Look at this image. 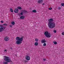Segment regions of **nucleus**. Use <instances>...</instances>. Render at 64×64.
Instances as JSON below:
<instances>
[{"label":"nucleus","instance_id":"cd10ccee","mask_svg":"<svg viewBox=\"0 0 64 64\" xmlns=\"http://www.w3.org/2000/svg\"><path fill=\"white\" fill-rule=\"evenodd\" d=\"M62 35H64V32H62Z\"/></svg>","mask_w":64,"mask_h":64},{"label":"nucleus","instance_id":"1a4fd4ad","mask_svg":"<svg viewBox=\"0 0 64 64\" xmlns=\"http://www.w3.org/2000/svg\"><path fill=\"white\" fill-rule=\"evenodd\" d=\"M46 42L45 40L44 39L43 40H42L41 41V42L42 43H46Z\"/></svg>","mask_w":64,"mask_h":64},{"label":"nucleus","instance_id":"b1692460","mask_svg":"<svg viewBox=\"0 0 64 64\" xmlns=\"http://www.w3.org/2000/svg\"><path fill=\"white\" fill-rule=\"evenodd\" d=\"M52 8H48V10H51L52 9Z\"/></svg>","mask_w":64,"mask_h":64},{"label":"nucleus","instance_id":"f704fd0d","mask_svg":"<svg viewBox=\"0 0 64 64\" xmlns=\"http://www.w3.org/2000/svg\"><path fill=\"white\" fill-rule=\"evenodd\" d=\"M10 49H11L12 50V48L11 47L10 48Z\"/></svg>","mask_w":64,"mask_h":64},{"label":"nucleus","instance_id":"2f4dec72","mask_svg":"<svg viewBox=\"0 0 64 64\" xmlns=\"http://www.w3.org/2000/svg\"><path fill=\"white\" fill-rule=\"evenodd\" d=\"M4 51L5 52H7V50H4Z\"/></svg>","mask_w":64,"mask_h":64},{"label":"nucleus","instance_id":"423d86ee","mask_svg":"<svg viewBox=\"0 0 64 64\" xmlns=\"http://www.w3.org/2000/svg\"><path fill=\"white\" fill-rule=\"evenodd\" d=\"M26 60L29 61V60H30V56H27L26 57Z\"/></svg>","mask_w":64,"mask_h":64},{"label":"nucleus","instance_id":"2eb2a0df","mask_svg":"<svg viewBox=\"0 0 64 64\" xmlns=\"http://www.w3.org/2000/svg\"><path fill=\"white\" fill-rule=\"evenodd\" d=\"M18 9H19V10H21V9H22V8H21V7L19 6L18 7Z\"/></svg>","mask_w":64,"mask_h":64},{"label":"nucleus","instance_id":"f257e3e1","mask_svg":"<svg viewBox=\"0 0 64 64\" xmlns=\"http://www.w3.org/2000/svg\"><path fill=\"white\" fill-rule=\"evenodd\" d=\"M49 21L48 23V26L49 28L52 29L55 27L56 24L53 21H54V20L52 18H50L48 20Z\"/></svg>","mask_w":64,"mask_h":64},{"label":"nucleus","instance_id":"4be33fe9","mask_svg":"<svg viewBox=\"0 0 64 64\" xmlns=\"http://www.w3.org/2000/svg\"><path fill=\"white\" fill-rule=\"evenodd\" d=\"M3 63L4 64H8V62H4Z\"/></svg>","mask_w":64,"mask_h":64},{"label":"nucleus","instance_id":"4468645a","mask_svg":"<svg viewBox=\"0 0 64 64\" xmlns=\"http://www.w3.org/2000/svg\"><path fill=\"white\" fill-rule=\"evenodd\" d=\"M32 12L34 13H36L37 12V11L35 10H32Z\"/></svg>","mask_w":64,"mask_h":64},{"label":"nucleus","instance_id":"0eeeda50","mask_svg":"<svg viewBox=\"0 0 64 64\" xmlns=\"http://www.w3.org/2000/svg\"><path fill=\"white\" fill-rule=\"evenodd\" d=\"M4 40L5 41H8L9 40V37H7V36L5 37L4 38Z\"/></svg>","mask_w":64,"mask_h":64},{"label":"nucleus","instance_id":"473e14b6","mask_svg":"<svg viewBox=\"0 0 64 64\" xmlns=\"http://www.w3.org/2000/svg\"><path fill=\"white\" fill-rule=\"evenodd\" d=\"M10 27H12V26L11 25H10Z\"/></svg>","mask_w":64,"mask_h":64},{"label":"nucleus","instance_id":"393cba45","mask_svg":"<svg viewBox=\"0 0 64 64\" xmlns=\"http://www.w3.org/2000/svg\"><path fill=\"white\" fill-rule=\"evenodd\" d=\"M53 31L54 32V33H56V30H54Z\"/></svg>","mask_w":64,"mask_h":64},{"label":"nucleus","instance_id":"20e7f679","mask_svg":"<svg viewBox=\"0 0 64 64\" xmlns=\"http://www.w3.org/2000/svg\"><path fill=\"white\" fill-rule=\"evenodd\" d=\"M44 35L47 38H50L51 37V34L50 33H48V31H46L44 32Z\"/></svg>","mask_w":64,"mask_h":64},{"label":"nucleus","instance_id":"412c9836","mask_svg":"<svg viewBox=\"0 0 64 64\" xmlns=\"http://www.w3.org/2000/svg\"><path fill=\"white\" fill-rule=\"evenodd\" d=\"M43 46H46V44L44 43V44Z\"/></svg>","mask_w":64,"mask_h":64},{"label":"nucleus","instance_id":"f03ea898","mask_svg":"<svg viewBox=\"0 0 64 64\" xmlns=\"http://www.w3.org/2000/svg\"><path fill=\"white\" fill-rule=\"evenodd\" d=\"M16 43L17 45L21 44L22 43V41H23V38H20L19 37H17L16 38Z\"/></svg>","mask_w":64,"mask_h":64},{"label":"nucleus","instance_id":"c756f323","mask_svg":"<svg viewBox=\"0 0 64 64\" xmlns=\"http://www.w3.org/2000/svg\"><path fill=\"white\" fill-rule=\"evenodd\" d=\"M24 62H28L26 60L24 61Z\"/></svg>","mask_w":64,"mask_h":64},{"label":"nucleus","instance_id":"39448f33","mask_svg":"<svg viewBox=\"0 0 64 64\" xmlns=\"http://www.w3.org/2000/svg\"><path fill=\"white\" fill-rule=\"evenodd\" d=\"M6 29V26H2V25H0V32H2Z\"/></svg>","mask_w":64,"mask_h":64},{"label":"nucleus","instance_id":"aec40b11","mask_svg":"<svg viewBox=\"0 0 64 64\" xmlns=\"http://www.w3.org/2000/svg\"><path fill=\"white\" fill-rule=\"evenodd\" d=\"M3 25H4L5 26H7L8 25L7 24H3Z\"/></svg>","mask_w":64,"mask_h":64},{"label":"nucleus","instance_id":"6ab92c4d","mask_svg":"<svg viewBox=\"0 0 64 64\" xmlns=\"http://www.w3.org/2000/svg\"><path fill=\"white\" fill-rule=\"evenodd\" d=\"M23 12H24V13H27V11H26V10H23Z\"/></svg>","mask_w":64,"mask_h":64},{"label":"nucleus","instance_id":"9d476101","mask_svg":"<svg viewBox=\"0 0 64 64\" xmlns=\"http://www.w3.org/2000/svg\"><path fill=\"white\" fill-rule=\"evenodd\" d=\"M43 2V0H38V3L40 4H42Z\"/></svg>","mask_w":64,"mask_h":64},{"label":"nucleus","instance_id":"f3484780","mask_svg":"<svg viewBox=\"0 0 64 64\" xmlns=\"http://www.w3.org/2000/svg\"><path fill=\"white\" fill-rule=\"evenodd\" d=\"M35 41L36 42H38V39L37 38H36L35 39Z\"/></svg>","mask_w":64,"mask_h":64},{"label":"nucleus","instance_id":"6e6552de","mask_svg":"<svg viewBox=\"0 0 64 64\" xmlns=\"http://www.w3.org/2000/svg\"><path fill=\"white\" fill-rule=\"evenodd\" d=\"M19 12L17 8H16L14 10V13H17Z\"/></svg>","mask_w":64,"mask_h":64},{"label":"nucleus","instance_id":"7c9ffc66","mask_svg":"<svg viewBox=\"0 0 64 64\" xmlns=\"http://www.w3.org/2000/svg\"><path fill=\"white\" fill-rule=\"evenodd\" d=\"M45 5L44 3H43L42 4V5L43 6V5Z\"/></svg>","mask_w":64,"mask_h":64},{"label":"nucleus","instance_id":"bb28decb","mask_svg":"<svg viewBox=\"0 0 64 64\" xmlns=\"http://www.w3.org/2000/svg\"><path fill=\"white\" fill-rule=\"evenodd\" d=\"M1 22L2 23H4V22L2 20H1Z\"/></svg>","mask_w":64,"mask_h":64},{"label":"nucleus","instance_id":"a211bd4d","mask_svg":"<svg viewBox=\"0 0 64 64\" xmlns=\"http://www.w3.org/2000/svg\"><path fill=\"white\" fill-rule=\"evenodd\" d=\"M53 43L54 44H55L56 45L57 44V42L55 41H54L53 42Z\"/></svg>","mask_w":64,"mask_h":64},{"label":"nucleus","instance_id":"c9c22d12","mask_svg":"<svg viewBox=\"0 0 64 64\" xmlns=\"http://www.w3.org/2000/svg\"><path fill=\"white\" fill-rule=\"evenodd\" d=\"M16 56H17V55H15Z\"/></svg>","mask_w":64,"mask_h":64},{"label":"nucleus","instance_id":"5701e85b","mask_svg":"<svg viewBox=\"0 0 64 64\" xmlns=\"http://www.w3.org/2000/svg\"><path fill=\"white\" fill-rule=\"evenodd\" d=\"M62 6H64V3H62L61 4Z\"/></svg>","mask_w":64,"mask_h":64},{"label":"nucleus","instance_id":"dca6fc26","mask_svg":"<svg viewBox=\"0 0 64 64\" xmlns=\"http://www.w3.org/2000/svg\"><path fill=\"white\" fill-rule=\"evenodd\" d=\"M10 11L11 12H12V13L13 12V9H12V8H10Z\"/></svg>","mask_w":64,"mask_h":64},{"label":"nucleus","instance_id":"ddd939ff","mask_svg":"<svg viewBox=\"0 0 64 64\" xmlns=\"http://www.w3.org/2000/svg\"><path fill=\"white\" fill-rule=\"evenodd\" d=\"M11 24H12V25H15V22H11Z\"/></svg>","mask_w":64,"mask_h":64},{"label":"nucleus","instance_id":"a878e982","mask_svg":"<svg viewBox=\"0 0 64 64\" xmlns=\"http://www.w3.org/2000/svg\"><path fill=\"white\" fill-rule=\"evenodd\" d=\"M61 9V8L59 7V8H58V10H60V9Z\"/></svg>","mask_w":64,"mask_h":64},{"label":"nucleus","instance_id":"c85d7f7f","mask_svg":"<svg viewBox=\"0 0 64 64\" xmlns=\"http://www.w3.org/2000/svg\"><path fill=\"white\" fill-rule=\"evenodd\" d=\"M20 15H23V13L21 12V13H20Z\"/></svg>","mask_w":64,"mask_h":64},{"label":"nucleus","instance_id":"f8f14e48","mask_svg":"<svg viewBox=\"0 0 64 64\" xmlns=\"http://www.w3.org/2000/svg\"><path fill=\"white\" fill-rule=\"evenodd\" d=\"M34 45H35V46H38V42H36L34 43Z\"/></svg>","mask_w":64,"mask_h":64},{"label":"nucleus","instance_id":"72a5a7b5","mask_svg":"<svg viewBox=\"0 0 64 64\" xmlns=\"http://www.w3.org/2000/svg\"><path fill=\"white\" fill-rule=\"evenodd\" d=\"M43 60H44V61L46 60V59H44Z\"/></svg>","mask_w":64,"mask_h":64},{"label":"nucleus","instance_id":"9b49d317","mask_svg":"<svg viewBox=\"0 0 64 64\" xmlns=\"http://www.w3.org/2000/svg\"><path fill=\"white\" fill-rule=\"evenodd\" d=\"M25 18V16H22L20 17V19H24Z\"/></svg>","mask_w":64,"mask_h":64},{"label":"nucleus","instance_id":"7ed1b4c3","mask_svg":"<svg viewBox=\"0 0 64 64\" xmlns=\"http://www.w3.org/2000/svg\"><path fill=\"white\" fill-rule=\"evenodd\" d=\"M4 61L7 62H12V61L9 58V57L8 56H4Z\"/></svg>","mask_w":64,"mask_h":64}]
</instances>
